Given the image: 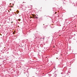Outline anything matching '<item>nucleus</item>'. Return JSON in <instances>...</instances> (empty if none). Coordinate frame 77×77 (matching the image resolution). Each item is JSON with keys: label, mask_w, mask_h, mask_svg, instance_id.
Instances as JSON below:
<instances>
[{"label": "nucleus", "mask_w": 77, "mask_h": 77, "mask_svg": "<svg viewBox=\"0 0 77 77\" xmlns=\"http://www.w3.org/2000/svg\"><path fill=\"white\" fill-rule=\"evenodd\" d=\"M34 17H35V18H38V17H38V15L37 14H36L35 15H34Z\"/></svg>", "instance_id": "nucleus-1"}, {"label": "nucleus", "mask_w": 77, "mask_h": 77, "mask_svg": "<svg viewBox=\"0 0 77 77\" xmlns=\"http://www.w3.org/2000/svg\"><path fill=\"white\" fill-rule=\"evenodd\" d=\"M32 15L33 16V17H32L33 18H35V15H34V14H32Z\"/></svg>", "instance_id": "nucleus-2"}, {"label": "nucleus", "mask_w": 77, "mask_h": 77, "mask_svg": "<svg viewBox=\"0 0 77 77\" xmlns=\"http://www.w3.org/2000/svg\"><path fill=\"white\" fill-rule=\"evenodd\" d=\"M18 21H20L21 20L20 19H18Z\"/></svg>", "instance_id": "nucleus-3"}, {"label": "nucleus", "mask_w": 77, "mask_h": 77, "mask_svg": "<svg viewBox=\"0 0 77 77\" xmlns=\"http://www.w3.org/2000/svg\"><path fill=\"white\" fill-rule=\"evenodd\" d=\"M13 34H15V33H14V32H13Z\"/></svg>", "instance_id": "nucleus-4"}, {"label": "nucleus", "mask_w": 77, "mask_h": 77, "mask_svg": "<svg viewBox=\"0 0 77 77\" xmlns=\"http://www.w3.org/2000/svg\"><path fill=\"white\" fill-rule=\"evenodd\" d=\"M33 18V17H31L30 18Z\"/></svg>", "instance_id": "nucleus-5"}, {"label": "nucleus", "mask_w": 77, "mask_h": 77, "mask_svg": "<svg viewBox=\"0 0 77 77\" xmlns=\"http://www.w3.org/2000/svg\"><path fill=\"white\" fill-rule=\"evenodd\" d=\"M55 14H56V12H55Z\"/></svg>", "instance_id": "nucleus-6"}, {"label": "nucleus", "mask_w": 77, "mask_h": 77, "mask_svg": "<svg viewBox=\"0 0 77 77\" xmlns=\"http://www.w3.org/2000/svg\"><path fill=\"white\" fill-rule=\"evenodd\" d=\"M56 58L57 59H58V58Z\"/></svg>", "instance_id": "nucleus-7"}, {"label": "nucleus", "mask_w": 77, "mask_h": 77, "mask_svg": "<svg viewBox=\"0 0 77 77\" xmlns=\"http://www.w3.org/2000/svg\"><path fill=\"white\" fill-rule=\"evenodd\" d=\"M13 5H14V4H13Z\"/></svg>", "instance_id": "nucleus-8"}, {"label": "nucleus", "mask_w": 77, "mask_h": 77, "mask_svg": "<svg viewBox=\"0 0 77 77\" xmlns=\"http://www.w3.org/2000/svg\"><path fill=\"white\" fill-rule=\"evenodd\" d=\"M10 11H11V10H10Z\"/></svg>", "instance_id": "nucleus-9"}, {"label": "nucleus", "mask_w": 77, "mask_h": 77, "mask_svg": "<svg viewBox=\"0 0 77 77\" xmlns=\"http://www.w3.org/2000/svg\"><path fill=\"white\" fill-rule=\"evenodd\" d=\"M18 27H19V26H18Z\"/></svg>", "instance_id": "nucleus-10"}, {"label": "nucleus", "mask_w": 77, "mask_h": 77, "mask_svg": "<svg viewBox=\"0 0 77 77\" xmlns=\"http://www.w3.org/2000/svg\"><path fill=\"white\" fill-rule=\"evenodd\" d=\"M11 7H12V6H11Z\"/></svg>", "instance_id": "nucleus-11"}, {"label": "nucleus", "mask_w": 77, "mask_h": 77, "mask_svg": "<svg viewBox=\"0 0 77 77\" xmlns=\"http://www.w3.org/2000/svg\"><path fill=\"white\" fill-rule=\"evenodd\" d=\"M43 25H44V24H43Z\"/></svg>", "instance_id": "nucleus-12"}, {"label": "nucleus", "mask_w": 77, "mask_h": 77, "mask_svg": "<svg viewBox=\"0 0 77 77\" xmlns=\"http://www.w3.org/2000/svg\"><path fill=\"white\" fill-rule=\"evenodd\" d=\"M0 26H1V25H0Z\"/></svg>", "instance_id": "nucleus-13"}]
</instances>
